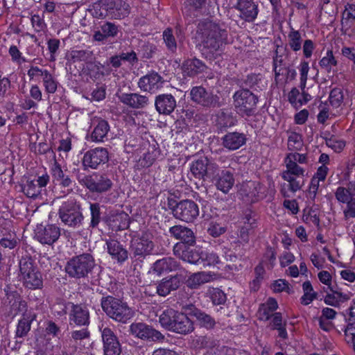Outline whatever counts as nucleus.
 I'll use <instances>...</instances> for the list:
<instances>
[{
	"label": "nucleus",
	"instance_id": "obj_45",
	"mask_svg": "<svg viewBox=\"0 0 355 355\" xmlns=\"http://www.w3.org/2000/svg\"><path fill=\"white\" fill-rule=\"evenodd\" d=\"M193 315L196 318L200 324L207 329H211L215 325V320L200 310L196 309L193 311Z\"/></svg>",
	"mask_w": 355,
	"mask_h": 355
},
{
	"label": "nucleus",
	"instance_id": "obj_4",
	"mask_svg": "<svg viewBox=\"0 0 355 355\" xmlns=\"http://www.w3.org/2000/svg\"><path fill=\"white\" fill-rule=\"evenodd\" d=\"M94 265V259L91 254H83L71 258L65 266V271L71 277H85Z\"/></svg>",
	"mask_w": 355,
	"mask_h": 355
},
{
	"label": "nucleus",
	"instance_id": "obj_16",
	"mask_svg": "<svg viewBox=\"0 0 355 355\" xmlns=\"http://www.w3.org/2000/svg\"><path fill=\"white\" fill-rule=\"evenodd\" d=\"M153 248L154 244L146 234L134 236L131 240L130 250L135 257H145L150 254Z\"/></svg>",
	"mask_w": 355,
	"mask_h": 355
},
{
	"label": "nucleus",
	"instance_id": "obj_15",
	"mask_svg": "<svg viewBox=\"0 0 355 355\" xmlns=\"http://www.w3.org/2000/svg\"><path fill=\"white\" fill-rule=\"evenodd\" d=\"M130 331L133 336L142 340L160 341L164 338L159 331L141 322L132 323L130 326Z\"/></svg>",
	"mask_w": 355,
	"mask_h": 355
},
{
	"label": "nucleus",
	"instance_id": "obj_30",
	"mask_svg": "<svg viewBox=\"0 0 355 355\" xmlns=\"http://www.w3.org/2000/svg\"><path fill=\"white\" fill-rule=\"evenodd\" d=\"M207 69L204 62L197 58L189 59L183 64V71L189 77H194Z\"/></svg>",
	"mask_w": 355,
	"mask_h": 355
},
{
	"label": "nucleus",
	"instance_id": "obj_47",
	"mask_svg": "<svg viewBox=\"0 0 355 355\" xmlns=\"http://www.w3.org/2000/svg\"><path fill=\"white\" fill-rule=\"evenodd\" d=\"M206 295L211 299L214 304H223L226 301L225 294L217 288H209Z\"/></svg>",
	"mask_w": 355,
	"mask_h": 355
},
{
	"label": "nucleus",
	"instance_id": "obj_20",
	"mask_svg": "<svg viewBox=\"0 0 355 355\" xmlns=\"http://www.w3.org/2000/svg\"><path fill=\"white\" fill-rule=\"evenodd\" d=\"M49 175L43 173L35 179H28L23 187L24 193L29 198H35L40 194L42 188L45 187L49 182Z\"/></svg>",
	"mask_w": 355,
	"mask_h": 355
},
{
	"label": "nucleus",
	"instance_id": "obj_8",
	"mask_svg": "<svg viewBox=\"0 0 355 355\" xmlns=\"http://www.w3.org/2000/svg\"><path fill=\"white\" fill-rule=\"evenodd\" d=\"M239 194L247 202H254L266 196L265 188L259 182L252 181L241 184Z\"/></svg>",
	"mask_w": 355,
	"mask_h": 355
},
{
	"label": "nucleus",
	"instance_id": "obj_42",
	"mask_svg": "<svg viewBox=\"0 0 355 355\" xmlns=\"http://www.w3.org/2000/svg\"><path fill=\"white\" fill-rule=\"evenodd\" d=\"M319 64L328 73L336 72L334 67H336L338 62L333 54V51H327L326 55L320 60Z\"/></svg>",
	"mask_w": 355,
	"mask_h": 355
},
{
	"label": "nucleus",
	"instance_id": "obj_9",
	"mask_svg": "<svg viewBox=\"0 0 355 355\" xmlns=\"http://www.w3.org/2000/svg\"><path fill=\"white\" fill-rule=\"evenodd\" d=\"M257 0H237L234 8L239 12V17L246 22H253L259 13Z\"/></svg>",
	"mask_w": 355,
	"mask_h": 355
},
{
	"label": "nucleus",
	"instance_id": "obj_53",
	"mask_svg": "<svg viewBox=\"0 0 355 355\" xmlns=\"http://www.w3.org/2000/svg\"><path fill=\"white\" fill-rule=\"evenodd\" d=\"M83 157L82 162L85 169L96 168L101 162L108 161V157Z\"/></svg>",
	"mask_w": 355,
	"mask_h": 355
},
{
	"label": "nucleus",
	"instance_id": "obj_24",
	"mask_svg": "<svg viewBox=\"0 0 355 355\" xmlns=\"http://www.w3.org/2000/svg\"><path fill=\"white\" fill-rule=\"evenodd\" d=\"M67 64H72L76 62H85L87 64H92L94 60V53L89 50H72L67 54Z\"/></svg>",
	"mask_w": 355,
	"mask_h": 355
},
{
	"label": "nucleus",
	"instance_id": "obj_7",
	"mask_svg": "<svg viewBox=\"0 0 355 355\" xmlns=\"http://www.w3.org/2000/svg\"><path fill=\"white\" fill-rule=\"evenodd\" d=\"M20 273L24 284L29 288H38L42 285L41 274L29 261L20 262Z\"/></svg>",
	"mask_w": 355,
	"mask_h": 355
},
{
	"label": "nucleus",
	"instance_id": "obj_3",
	"mask_svg": "<svg viewBox=\"0 0 355 355\" xmlns=\"http://www.w3.org/2000/svg\"><path fill=\"white\" fill-rule=\"evenodd\" d=\"M236 112L241 116H250L254 114L258 97L248 89H241L233 95Z\"/></svg>",
	"mask_w": 355,
	"mask_h": 355
},
{
	"label": "nucleus",
	"instance_id": "obj_62",
	"mask_svg": "<svg viewBox=\"0 0 355 355\" xmlns=\"http://www.w3.org/2000/svg\"><path fill=\"white\" fill-rule=\"evenodd\" d=\"M208 0H184V5L191 9L198 11L205 6Z\"/></svg>",
	"mask_w": 355,
	"mask_h": 355
},
{
	"label": "nucleus",
	"instance_id": "obj_48",
	"mask_svg": "<svg viewBox=\"0 0 355 355\" xmlns=\"http://www.w3.org/2000/svg\"><path fill=\"white\" fill-rule=\"evenodd\" d=\"M162 36L167 49L171 53H175L177 50V41L173 33V30L167 28L164 31Z\"/></svg>",
	"mask_w": 355,
	"mask_h": 355
},
{
	"label": "nucleus",
	"instance_id": "obj_46",
	"mask_svg": "<svg viewBox=\"0 0 355 355\" xmlns=\"http://www.w3.org/2000/svg\"><path fill=\"white\" fill-rule=\"evenodd\" d=\"M302 288L304 295L301 297V302L304 305H308L316 298L317 294L313 291V286L309 281L303 283Z\"/></svg>",
	"mask_w": 355,
	"mask_h": 355
},
{
	"label": "nucleus",
	"instance_id": "obj_57",
	"mask_svg": "<svg viewBox=\"0 0 355 355\" xmlns=\"http://www.w3.org/2000/svg\"><path fill=\"white\" fill-rule=\"evenodd\" d=\"M273 67L275 75V80H277L280 76L284 75V71L287 67L282 55H277L273 60Z\"/></svg>",
	"mask_w": 355,
	"mask_h": 355
},
{
	"label": "nucleus",
	"instance_id": "obj_27",
	"mask_svg": "<svg viewBox=\"0 0 355 355\" xmlns=\"http://www.w3.org/2000/svg\"><path fill=\"white\" fill-rule=\"evenodd\" d=\"M193 330L192 322L184 313H178L170 331L182 334H187Z\"/></svg>",
	"mask_w": 355,
	"mask_h": 355
},
{
	"label": "nucleus",
	"instance_id": "obj_11",
	"mask_svg": "<svg viewBox=\"0 0 355 355\" xmlns=\"http://www.w3.org/2000/svg\"><path fill=\"white\" fill-rule=\"evenodd\" d=\"M218 171V166L212 163L208 157H200L193 162L191 166V171L198 178H202L204 176H214Z\"/></svg>",
	"mask_w": 355,
	"mask_h": 355
},
{
	"label": "nucleus",
	"instance_id": "obj_10",
	"mask_svg": "<svg viewBox=\"0 0 355 355\" xmlns=\"http://www.w3.org/2000/svg\"><path fill=\"white\" fill-rule=\"evenodd\" d=\"M191 100L201 106L211 107L218 104V98L211 92L206 90L202 86H196L190 91Z\"/></svg>",
	"mask_w": 355,
	"mask_h": 355
},
{
	"label": "nucleus",
	"instance_id": "obj_32",
	"mask_svg": "<svg viewBox=\"0 0 355 355\" xmlns=\"http://www.w3.org/2000/svg\"><path fill=\"white\" fill-rule=\"evenodd\" d=\"M70 320L77 325H86L89 323L88 309L82 305H73L70 313Z\"/></svg>",
	"mask_w": 355,
	"mask_h": 355
},
{
	"label": "nucleus",
	"instance_id": "obj_55",
	"mask_svg": "<svg viewBox=\"0 0 355 355\" xmlns=\"http://www.w3.org/2000/svg\"><path fill=\"white\" fill-rule=\"evenodd\" d=\"M329 103L334 107H339L343 101V93L340 88H334L331 89L329 96Z\"/></svg>",
	"mask_w": 355,
	"mask_h": 355
},
{
	"label": "nucleus",
	"instance_id": "obj_22",
	"mask_svg": "<svg viewBox=\"0 0 355 355\" xmlns=\"http://www.w3.org/2000/svg\"><path fill=\"white\" fill-rule=\"evenodd\" d=\"M155 106L159 114L169 115L174 111L177 106V103L172 94H163L155 97Z\"/></svg>",
	"mask_w": 355,
	"mask_h": 355
},
{
	"label": "nucleus",
	"instance_id": "obj_40",
	"mask_svg": "<svg viewBox=\"0 0 355 355\" xmlns=\"http://www.w3.org/2000/svg\"><path fill=\"white\" fill-rule=\"evenodd\" d=\"M178 311L173 309H167L164 310L159 318L160 324L165 329L171 330L173 328V324L175 320Z\"/></svg>",
	"mask_w": 355,
	"mask_h": 355
},
{
	"label": "nucleus",
	"instance_id": "obj_60",
	"mask_svg": "<svg viewBox=\"0 0 355 355\" xmlns=\"http://www.w3.org/2000/svg\"><path fill=\"white\" fill-rule=\"evenodd\" d=\"M302 146V137L295 132H292L288 139V146L290 149H299Z\"/></svg>",
	"mask_w": 355,
	"mask_h": 355
},
{
	"label": "nucleus",
	"instance_id": "obj_44",
	"mask_svg": "<svg viewBox=\"0 0 355 355\" xmlns=\"http://www.w3.org/2000/svg\"><path fill=\"white\" fill-rule=\"evenodd\" d=\"M282 178L288 182V186L293 193L300 190L304 183L303 176H291L288 173H282Z\"/></svg>",
	"mask_w": 355,
	"mask_h": 355
},
{
	"label": "nucleus",
	"instance_id": "obj_50",
	"mask_svg": "<svg viewBox=\"0 0 355 355\" xmlns=\"http://www.w3.org/2000/svg\"><path fill=\"white\" fill-rule=\"evenodd\" d=\"M288 44L294 51H300L302 48V37L298 31H292L288 35Z\"/></svg>",
	"mask_w": 355,
	"mask_h": 355
},
{
	"label": "nucleus",
	"instance_id": "obj_51",
	"mask_svg": "<svg viewBox=\"0 0 355 355\" xmlns=\"http://www.w3.org/2000/svg\"><path fill=\"white\" fill-rule=\"evenodd\" d=\"M219 262L220 259L216 253L213 251L202 250L201 263L204 266H215Z\"/></svg>",
	"mask_w": 355,
	"mask_h": 355
},
{
	"label": "nucleus",
	"instance_id": "obj_37",
	"mask_svg": "<svg viewBox=\"0 0 355 355\" xmlns=\"http://www.w3.org/2000/svg\"><path fill=\"white\" fill-rule=\"evenodd\" d=\"M35 319L34 313H27L21 320L19 321L17 327L16 336L17 337H24L31 329L32 321Z\"/></svg>",
	"mask_w": 355,
	"mask_h": 355
},
{
	"label": "nucleus",
	"instance_id": "obj_26",
	"mask_svg": "<svg viewBox=\"0 0 355 355\" xmlns=\"http://www.w3.org/2000/svg\"><path fill=\"white\" fill-rule=\"evenodd\" d=\"M218 190L227 193L234 184L233 175L229 171H223L220 175L212 176Z\"/></svg>",
	"mask_w": 355,
	"mask_h": 355
},
{
	"label": "nucleus",
	"instance_id": "obj_23",
	"mask_svg": "<svg viewBox=\"0 0 355 355\" xmlns=\"http://www.w3.org/2000/svg\"><path fill=\"white\" fill-rule=\"evenodd\" d=\"M180 286V278L177 275L163 278L156 284V293L161 297H166L171 292L177 290Z\"/></svg>",
	"mask_w": 355,
	"mask_h": 355
},
{
	"label": "nucleus",
	"instance_id": "obj_33",
	"mask_svg": "<svg viewBox=\"0 0 355 355\" xmlns=\"http://www.w3.org/2000/svg\"><path fill=\"white\" fill-rule=\"evenodd\" d=\"M245 140V136L243 134L236 132H230L224 137L223 145L230 150H236L243 145Z\"/></svg>",
	"mask_w": 355,
	"mask_h": 355
},
{
	"label": "nucleus",
	"instance_id": "obj_28",
	"mask_svg": "<svg viewBox=\"0 0 355 355\" xmlns=\"http://www.w3.org/2000/svg\"><path fill=\"white\" fill-rule=\"evenodd\" d=\"M215 279L211 272H198L191 274L187 281V286L193 289L198 288L201 285L210 282Z\"/></svg>",
	"mask_w": 355,
	"mask_h": 355
},
{
	"label": "nucleus",
	"instance_id": "obj_43",
	"mask_svg": "<svg viewBox=\"0 0 355 355\" xmlns=\"http://www.w3.org/2000/svg\"><path fill=\"white\" fill-rule=\"evenodd\" d=\"M293 157L294 160L291 157H286L284 162L286 170L282 173H288L291 176H304V170L296 163V157Z\"/></svg>",
	"mask_w": 355,
	"mask_h": 355
},
{
	"label": "nucleus",
	"instance_id": "obj_19",
	"mask_svg": "<svg viewBox=\"0 0 355 355\" xmlns=\"http://www.w3.org/2000/svg\"><path fill=\"white\" fill-rule=\"evenodd\" d=\"M103 343L104 355H120L121 353V345L114 332L107 327L104 328L101 332Z\"/></svg>",
	"mask_w": 355,
	"mask_h": 355
},
{
	"label": "nucleus",
	"instance_id": "obj_2",
	"mask_svg": "<svg viewBox=\"0 0 355 355\" xmlns=\"http://www.w3.org/2000/svg\"><path fill=\"white\" fill-rule=\"evenodd\" d=\"M101 306L110 318L119 322L126 323L135 315L126 302L111 296L102 299Z\"/></svg>",
	"mask_w": 355,
	"mask_h": 355
},
{
	"label": "nucleus",
	"instance_id": "obj_6",
	"mask_svg": "<svg viewBox=\"0 0 355 355\" xmlns=\"http://www.w3.org/2000/svg\"><path fill=\"white\" fill-rule=\"evenodd\" d=\"M173 214L177 219L186 223H191L199 215L198 205L191 200L180 201L173 209Z\"/></svg>",
	"mask_w": 355,
	"mask_h": 355
},
{
	"label": "nucleus",
	"instance_id": "obj_34",
	"mask_svg": "<svg viewBox=\"0 0 355 355\" xmlns=\"http://www.w3.org/2000/svg\"><path fill=\"white\" fill-rule=\"evenodd\" d=\"M336 200L342 203H347L355 200V187L350 182L347 187H339L335 192Z\"/></svg>",
	"mask_w": 355,
	"mask_h": 355
},
{
	"label": "nucleus",
	"instance_id": "obj_63",
	"mask_svg": "<svg viewBox=\"0 0 355 355\" xmlns=\"http://www.w3.org/2000/svg\"><path fill=\"white\" fill-rule=\"evenodd\" d=\"M60 40L58 39H49L47 42L48 49L51 53L50 61H55V54L58 51L60 46Z\"/></svg>",
	"mask_w": 355,
	"mask_h": 355
},
{
	"label": "nucleus",
	"instance_id": "obj_61",
	"mask_svg": "<svg viewBox=\"0 0 355 355\" xmlns=\"http://www.w3.org/2000/svg\"><path fill=\"white\" fill-rule=\"evenodd\" d=\"M303 220L306 223L313 224L318 226L320 223V219L315 211L309 210L304 212L303 215Z\"/></svg>",
	"mask_w": 355,
	"mask_h": 355
},
{
	"label": "nucleus",
	"instance_id": "obj_14",
	"mask_svg": "<svg viewBox=\"0 0 355 355\" xmlns=\"http://www.w3.org/2000/svg\"><path fill=\"white\" fill-rule=\"evenodd\" d=\"M60 236V229L55 225H42L37 226L35 230L36 239L42 244L52 245Z\"/></svg>",
	"mask_w": 355,
	"mask_h": 355
},
{
	"label": "nucleus",
	"instance_id": "obj_29",
	"mask_svg": "<svg viewBox=\"0 0 355 355\" xmlns=\"http://www.w3.org/2000/svg\"><path fill=\"white\" fill-rule=\"evenodd\" d=\"M169 232L176 239L182 241L180 243L192 244L195 241L193 232L186 227L175 225L170 228Z\"/></svg>",
	"mask_w": 355,
	"mask_h": 355
},
{
	"label": "nucleus",
	"instance_id": "obj_54",
	"mask_svg": "<svg viewBox=\"0 0 355 355\" xmlns=\"http://www.w3.org/2000/svg\"><path fill=\"white\" fill-rule=\"evenodd\" d=\"M319 162L322 164V165L318 167L313 177L320 180L324 181L329 171L327 165L329 163V157H320Z\"/></svg>",
	"mask_w": 355,
	"mask_h": 355
},
{
	"label": "nucleus",
	"instance_id": "obj_17",
	"mask_svg": "<svg viewBox=\"0 0 355 355\" xmlns=\"http://www.w3.org/2000/svg\"><path fill=\"white\" fill-rule=\"evenodd\" d=\"M102 3L105 7V10L114 19H123L130 12L129 3L123 0H103Z\"/></svg>",
	"mask_w": 355,
	"mask_h": 355
},
{
	"label": "nucleus",
	"instance_id": "obj_56",
	"mask_svg": "<svg viewBox=\"0 0 355 355\" xmlns=\"http://www.w3.org/2000/svg\"><path fill=\"white\" fill-rule=\"evenodd\" d=\"M101 29L107 38L115 37L118 35V33L121 32L120 26L110 21H106L101 25Z\"/></svg>",
	"mask_w": 355,
	"mask_h": 355
},
{
	"label": "nucleus",
	"instance_id": "obj_36",
	"mask_svg": "<svg viewBox=\"0 0 355 355\" xmlns=\"http://www.w3.org/2000/svg\"><path fill=\"white\" fill-rule=\"evenodd\" d=\"M216 117V125L221 131L233 126L236 122V119L232 113L223 111L218 112Z\"/></svg>",
	"mask_w": 355,
	"mask_h": 355
},
{
	"label": "nucleus",
	"instance_id": "obj_35",
	"mask_svg": "<svg viewBox=\"0 0 355 355\" xmlns=\"http://www.w3.org/2000/svg\"><path fill=\"white\" fill-rule=\"evenodd\" d=\"M10 315L12 317L18 314H21L24 317L27 313H33L31 310L27 309L26 302L19 296L15 297L12 300L10 301Z\"/></svg>",
	"mask_w": 355,
	"mask_h": 355
},
{
	"label": "nucleus",
	"instance_id": "obj_64",
	"mask_svg": "<svg viewBox=\"0 0 355 355\" xmlns=\"http://www.w3.org/2000/svg\"><path fill=\"white\" fill-rule=\"evenodd\" d=\"M345 340L347 343L352 344L355 349V327L349 324L345 330Z\"/></svg>",
	"mask_w": 355,
	"mask_h": 355
},
{
	"label": "nucleus",
	"instance_id": "obj_13",
	"mask_svg": "<svg viewBox=\"0 0 355 355\" xmlns=\"http://www.w3.org/2000/svg\"><path fill=\"white\" fill-rule=\"evenodd\" d=\"M81 182L90 191L97 193H103L109 191L113 184L110 178L98 175L86 176Z\"/></svg>",
	"mask_w": 355,
	"mask_h": 355
},
{
	"label": "nucleus",
	"instance_id": "obj_12",
	"mask_svg": "<svg viewBox=\"0 0 355 355\" xmlns=\"http://www.w3.org/2000/svg\"><path fill=\"white\" fill-rule=\"evenodd\" d=\"M174 254L184 261L192 264H200L202 261V250L196 248L190 249L184 243H177L173 248Z\"/></svg>",
	"mask_w": 355,
	"mask_h": 355
},
{
	"label": "nucleus",
	"instance_id": "obj_38",
	"mask_svg": "<svg viewBox=\"0 0 355 355\" xmlns=\"http://www.w3.org/2000/svg\"><path fill=\"white\" fill-rule=\"evenodd\" d=\"M278 307L277 302L274 298H269L267 302L261 305L259 309V318L261 320H268L272 316V313Z\"/></svg>",
	"mask_w": 355,
	"mask_h": 355
},
{
	"label": "nucleus",
	"instance_id": "obj_59",
	"mask_svg": "<svg viewBox=\"0 0 355 355\" xmlns=\"http://www.w3.org/2000/svg\"><path fill=\"white\" fill-rule=\"evenodd\" d=\"M103 0H100L93 4L92 15L96 18H105L107 11L105 10V7L103 5Z\"/></svg>",
	"mask_w": 355,
	"mask_h": 355
},
{
	"label": "nucleus",
	"instance_id": "obj_31",
	"mask_svg": "<svg viewBox=\"0 0 355 355\" xmlns=\"http://www.w3.org/2000/svg\"><path fill=\"white\" fill-rule=\"evenodd\" d=\"M107 252L112 259L123 262L128 259V252L122 245L116 240H110L106 243Z\"/></svg>",
	"mask_w": 355,
	"mask_h": 355
},
{
	"label": "nucleus",
	"instance_id": "obj_5",
	"mask_svg": "<svg viewBox=\"0 0 355 355\" xmlns=\"http://www.w3.org/2000/svg\"><path fill=\"white\" fill-rule=\"evenodd\" d=\"M59 217L62 222L69 227H78L83 220L79 205L74 200L64 202L59 209Z\"/></svg>",
	"mask_w": 355,
	"mask_h": 355
},
{
	"label": "nucleus",
	"instance_id": "obj_1",
	"mask_svg": "<svg viewBox=\"0 0 355 355\" xmlns=\"http://www.w3.org/2000/svg\"><path fill=\"white\" fill-rule=\"evenodd\" d=\"M201 35L200 49L202 53H214L219 51L227 40V31L212 21H205L199 24Z\"/></svg>",
	"mask_w": 355,
	"mask_h": 355
},
{
	"label": "nucleus",
	"instance_id": "obj_18",
	"mask_svg": "<svg viewBox=\"0 0 355 355\" xmlns=\"http://www.w3.org/2000/svg\"><path fill=\"white\" fill-rule=\"evenodd\" d=\"M163 83V78L158 73L151 71L141 77L137 85L141 91L154 94L162 87Z\"/></svg>",
	"mask_w": 355,
	"mask_h": 355
},
{
	"label": "nucleus",
	"instance_id": "obj_21",
	"mask_svg": "<svg viewBox=\"0 0 355 355\" xmlns=\"http://www.w3.org/2000/svg\"><path fill=\"white\" fill-rule=\"evenodd\" d=\"M119 101L132 109H144L150 103V97L138 93H123L119 96Z\"/></svg>",
	"mask_w": 355,
	"mask_h": 355
},
{
	"label": "nucleus",
	"instance_id": "obj_41",
	"mask_svg": "<svg viewBox=\"0 0 355 355\" xmlns=\"http://www.w3.org/2000/svg\"><path fill=\"white\" fill-rule=\"evenodd\" d=\"M109 130L108 122L103 119L99 120L92 133V138L95 141H101L107 135Z\"/></svg>",
	"mask_w": 355,
	"mask_h": 355
},
{
	"label": "nucleus",
	"instance_id": "obj_25",
	"mask_svg": "<svg viewBox=\"0 0 355 355\" xmlns=\"http://www.w3.org/2000/svg\"><path fill=\"white\" fill-rule=\"evenodd\" d=\"M179 267L178 262L172 257H164L156 261L153 266V271L157 275L170 272L177 270Z\"/></svg>",
	"mask_w": 355,
	"mask_h": 355
},
{
	"label": "nucleus",
	"instance_id": "obj_58",
	"mask_svg": "<svg viewBox=\"0 0 355 355\" xmlns=\"http://www.w3.org/2000/svg\"><path fill=\"white\" fill-rule=\"evenodd\" d=\"M89 209L91 212L90 226L95 227L101 220L100 206L97 203H91Z\"/></svg>",
	"mask_w": 355,
	"mask_h": 355
},
{
	"label": "nucleus",
	"instance_id": "obj_52",
	"mask_svg": "<svg viewBox=\"0 0 355 355\" xmlns=\"http://www.w3.org/2000/svg\"><path fill=\"white\" fill-rule=\"evenodd\" d=\"M42 74L46 92L50 94L55 93L57 90V82L47 70H44Z\"/></svg>",
	"mask_w": 355,
	"mask_h": 355
},
{
	"label": "nucleus",
	"instance_id": "obj_49",
	"mask_svg": "<svg viewBox=\"0 0 355 355\" xmlns=\"http://www.w3.org/2000/svg\"><path fill=\"white\" fill-rule=\"evenodd\" d=\"M113 228L116 230H124L129 226V216L125 212L116 214L112 220Z\"/></svg>",
	"mask_w": 355,
	"mask_h": 355
},
{
	"label": "nucleus",
	"instance_id": "obj_39",
	"mask_svg": "<svg viewBox=\"0 0 355 355\" xmlns=\"http://www.w3.org/2000/svg\"><path fill=\"white\" fill-rule=\"evenodd\" d=\"M349 295L339 291H333L327 293L324 297V302L331 306H338L340 303L345 302L349 300Z\"/></svg>",
	"mask_w": 355,
	"mask_h": 355
}]
</instances>
